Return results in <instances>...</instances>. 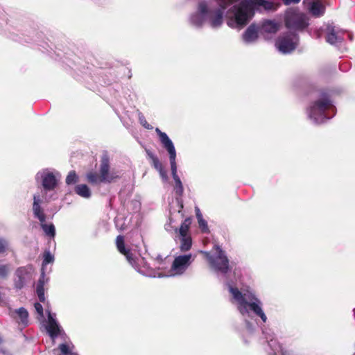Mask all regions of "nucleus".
<instances>
[{
	"label": "nucleus",
	"mask_w": 355,
	"mask_h": 355,
	"mask_svg": "<svg viewBox=\"0 0 355 355\" xmlns=\"http://www.w3.org/2000/svg\"><path fill=\"white\" fill-rule=\"evenodd\" d=\"M299 37L296 33H290L282 37H279L276 42L278 49L284 53H291L297 46Z\"/></svg>",
	"instance_id": "7"
},
{
	"label": "nucleus",
	"mask_w": 355,
	"mask_h": 355,
	"mask_svg": "<svg viewBox=\"0 0 355 355\" xmlns=\"http://www.w3.org/2000/svg\"><path fill=\"white\" fill-rule=\"evenodd\" d=\"M199 10L202 15H209V12L207 8V6L205 3H200L199 4Z\"/></svg>",
	"instance_id": "35"
},
{
	"label": "nucleus",
	"mask_w": 355,
	"mask_h": 355,
	"mask_svg": "<svg viewBox=\"0 0 355 355\" xmlns=\"http://www.w3.org/2000/svg\"><path fill=\"white\" fill-rule=\"evenodd\" d=\"M141 123L143 125V126H144L146 128H147V129L152 128V127L146 122V120H144V122L141 121Z\"/></svg>",
	"instance_id": "40"
},
{
	"label": "nucleus",
	"mask_w": 355,
	"mask_h": 355,
	"mask_svg": "<svg viewBox=\"0 0 355 355\" xmlns=\"http://www.w3.org/2000/svg\"><path fill=\"white\" fill-rule=\"evenodd\" d=\"M34 307L37 312V313L40 315V316H43V307L42 304L39 302H35L34 304Z\"/></svg>",
	"instance_id": "36"
},
{
	"label": "nucleus",
	"mask_w": 355,
	"mask_h": 355,
	"mask_svg": "<svg viewBox=\"0 0 355 355\" xmlns=\"http://www.w3.org/2000/svg\"><path fill=\"white\" fill-rule=\"evenodd\" d=\"M116 245L117 250L121 254L124 253L126 250H128L125 247L124 236L122 235H119L116 236Z\"/></svg>",
	"instance_id": "24"
},
{
	"label": "nucleus",
	"mask_w": 355,
	"mask_h": 355,
	"mask_svg": "<svg viewBox=\"0 0 355 355\" xmlns=\"http://www.w3.org/2000/svg\"><path fill=\"white\" fill-rule=\"evenodd\" d=\"M30 278L31 275L25 267L18 268L15 273V288L17 289H21Z\"/></svg>",
	"instance_id": "11"
},
{
	"label": "nucleus",
	"mask_w": 355,
	"mask_h": 355,
	"mask_svg": "<svg viewBox=\"0 0 355 355\" xmlns=\"http://www.w3.org/2000/svg\"><path fill=\"white\" fill-rule=\"evenodd\" d=\"M47 331L52 338L57 337L60 334V331L58 324L52 318L51 313L49 314V325L47 327Z\"/></svg>",
	"instance_id": "16"
},
{
	"label": "nucleus",
	"mask_w": 355,
	"mask_h": 355,
	"mask_svg": "<svg viewBox=\"0 0 355 355\" xmlns=\"http://www.w3.org/2000/svg\"><path fill=\"white\" fill-rule=\"evenodd\" d=\"M155 132L159 136L160 142L163 147L166 148L169 154L172 175L173 178H176L178 175L177 174V166L175 163L176 151L174 145L165 132H162L158 128L155 129Z\"/></svg>",
	"instance_id": "6"
},
{
	"label": "nucleus",
	"mask_w": 355,
	"mask_h": 355,
	"mask_svg": "<svg viewBox=\"0 0 355 355\" xmlns=\"http://www.w3.org/2000/svg\"><path fill=\"white\" fill-rule=\"evenodd\" d=\"M8 247V242L3 239L0 238V254H3L6 251Z\"/></svg>",
	"instance_id": "33"
},
{
	"label": "nucleus",
	"mask_w": 355,
	"mask_h": 355,
	"mask_svg": "<svg viewBox=\"0 0 355 355\" xmlns=\"http://www.w3.org/2000/svg\"><path fill=\"white\" fill-rule=\"evenodd\" d=\"M191 254H184L176 257L171 266V270L177 275L182 274L191 263Z\"/></svg>",
	"instance_id": "8"
},
{
	"label": "nucleus",
	"mask_w": 355,
	"mask_h": 355,
	"mask_svg": "<svg viewBox=\"0 0 355 355\" xmlns=\"http://www.w3.org/2000/svg\"><path fill=\"white\" fill-rule=\"evenodd\" d=\"M110 157L107 153L101 156L100 164V175L95 171H89L86 175L87 182L91 184H97L101 182H111L114 177L110 175Z\"/></svg>",
	"instance_id": "5"
},
{
	"label": "nucleus",
	"mask_w": 355,
	"mask_h": 355,
	"mask_svg": "<svg viewBox=\"0 0 355 355\" xmlns=\"http://www.w3.org/2000/svg\"><path fill=\"white\" fill-rule=\"evenodd\" d=\"M59 349L64 355H71V351L67 344L62 343L59 345Z\"/></svg>",
	"instance_id": "31"
},
{
	"label": "nucleus",
	"mask_w": 355,
	"mask_h": 355,
	"mask_svg": "<svg viewBox=\"0 0 355 355\" xmlns=\"http://www.w3.org/2000/svg\"><path fill=\"white\" fill-rule=\"evenodd\" d=\"M229 291L234 299L238 302V309L243 315L248 313V307L254 314L260 317L263 322L267 320V317L261 307L260 300L252 293H242L237 288L230 286Z\"/></svg>",
	"instance_id": "2"
},
{
	"label": "nucleus",
	"mask_w": 355,
	"mask_h": 355,
	"mask_svg": "<svg viewBox=\"0 0 355 355\" xmlns=\"http://www.w3.org/2000/svg\"><path fill=\"white\" fill-rule=\"evenodd\" d=\"M157 171H159L160 176L162 178L163 180H167V173L164 170V167H161V169H157Z\"/></svg>",
	"instance_id": "37"
},
{
	"label": "nucleus",
	"mask_w": 355,
	"mask_h": 355,
	"mask_svg": "<svg viewBox=\"0 0 355 355\" xmlns=\"http://www.w3.org/2000/svg\"><path fill=\"white\" fill-rule=\"evenodd\" d=\"M180 208H181V209H182V208H183V204H182V202H181V203H180Z\"/></svg>",
	"instance_id": "41"
},
{
	"label": "nucleus",
	"mask_w": 355,
	"mask_h": 355,
	"mask_svg": "<svg viewBox=\"0 0 355 355\" xmlns=\"http://www.w3.org/2000/svg\"><path fill=\"white\" fill-rule=\"evenodd\" d=\"M78 181V176L75 171H71L69 172L65 182L68 185L76 183Z\"/></svg>",
	"instance_id": "26"
},
{
	"label": "nucleus",
	"mask_w": 355,
	"mask_h": 355,
	"mask_svg": "<svg viewBox=\"0 0 355 355\" xmlns=\"http://www.w3.org/2000/svg\"><path fill=\"white\" fill-rule=\"evenodd\" d=\"M36 293H37V297L39 298V300L41 302H44L45 301L44 275H42V277H40V279L37 282Z\"/></svg>",
	"instance_id": "18"
},
{
	"label": "nucleus",
	"mask_w": 355,
	"mask_h": 355,
	"mask_svg": "<svg viewBox=\"0 0 355 355\" xmlns=\"http://www.w3.org/2000/svg\"><path fill=\"white\" fill-rule=\"evenodd\" d=\"M44 259L42 262V266H46L50 263L53 262L54 261V257L51 254L49 251H45L44 252Z\"/></svg>",
	"instance_id": "29"
},
{
	"label": "nucleus",
	"mask_w": 355,
	"mask_h": 355,
	"mask_svg": "<svg viewBox=\"0 0 355 355\" xmlns=\"http://www.w3.org/2000/svg\"><path fill=\"white\" fill-rule=\"evenodd\" d=\"M214 248L216 250L215 254H211L209 252H202V254L213 270L223 274L227 273L230 264L225 252L218 245H214Z\"/></svg>",
	"instance_id": "3"
},
{
	"label": "nucleus",
	"mask_w": 355,
	"mask_h": 355,
	"mask_svg": "<svg viewBox=\"0 0 355 355\" xmlns=\"http://www.w3.org/2000/svg\"><path fill=\"white\" fill-rule=\"evenodd\" d=\"M300 0H283V2L285 5L288 6L291 3H298Z\"/></svg>",
	"instance_id": "38"
},
{
	"label": "nucleus",
	"mask_w": 355,
	"mask_h": 355,
	"mask_svg": "<svg viewBox=\"0 0 355 355\" xmlns=\"http://www.w3.org/2000/svg\"><path fill=\"white\" fill-rule=\"evenodd\" d=\"M331 106V101L327 97L315 101L310 107V117L315 118L316 115H322Z\"/></svg>",
	"instance_id": "9"
},
{
	"label": "nucleus",
	"mask_w": 355,
	"mask_h": 355,
	"mask_svg": "<svg viewBox=\"0 0 355 355\" xmlns=\"http://www.w3.org/2000/svg\"><path fill=\"white\" fill-rule=\"evenodd\" d=\"M222 1H225V0H218V3L220 7L219 8H216L214 10H209V18L211 25L213 27H217L222 24L223 12L226 8H227L230 6V5H228L225 8H223V5L221 4Z\"/></svg>",
	"instance_id": "10"
},
{
	"label": "nucleus",
	"mask_w": 355,
	"mask_h": 355,
	"mask_svg": "<svg viewBox=\"0 0 355 355\" xmlns=\"http://www.w3.org/2000/svg\"><path fill=\"white\" fill-rule=\"evenodd\" d=\"M326 40L331 44H334L338 42V37L337 36L334 28L330 30V31L327 34Z\"/></svg>",
	"instance_id": "28"
},
{
	"label": "nucleus",
	"mask_w": 355,
	"mask_h": 355,
	"mask_svg": "<svg viewBox=\"0 0 355 355\" xmlns=\"http://www.w3.org/2000/svg\"><path fill=\"white\" fill-rule=\"evenodd\" d=\"M16 313H17L19 318H20L21 323L26 325L28 324V313L27 310L23 307H21L16 310Z\"/></svg>",
	"instance_id": "25"
},
{
	"label": "nucleus",
	"mask_w": 355,
	"mask_h": 355,
	"mask_svg": "<svg viewBox=\"0 0 355 355\" xmlns=\"http://www.w3.org/2000/svg\"><path fill=\"white\" fill-rule=\"evenodd\" d=\"M279 28V24L271 20H267L264 21L261 26L262 31L268 33H276Z\"/></svg>",
	"instance_id": "17"
},
{
	"label": "nucleus",
	"mask_w": 355,
	"mask_h": 355,
	"mask_svg": "<svg viewBox=\"0 0 355 355\" xmlns=\"http://www.w3.org/2000/svg\"><path fill=\"white\" fill-rule=\"evenodd\" d=\"M75 192L81 197L87 198L91 196V191L87 185L81 184L75 187Z\"/></svg>",
	"instance_id": "19"
},
{
	"label": "nucleus",
	"mask_w": 355,
	"mask_h": 355,
	"mask_svg": "<svg viewBox=\"0 0 355 355\" xmlns=\"http://www.w3.org/2000/svg\"><path fill=\"white\" fill-rule=\"evenodd\" d=\"M58 184V180L53 173H47L42 177V186L46 191L53 190Z\"/></svg>",
	"instance_id": "13"
},
{
	"label": "nucleus",
	"mask_w": 355,
	"mask_h": 355,
	"mask_svg": "<svg viewBox=\"0 0 355 355\" xmlns=\"http://www.w3.org/2000/svg\"><path fill=\"white\" fill-rule=\"evenodd\" d=\"M173 179L175 183L174 187L175 192L178 196H182L184 192V188L182 182L178 176L173 178Z\"/></svg>",
	"instance_id": "27"
},
{
	"label": "nucleus",
	"mask_w": 355,
	"mask_h": 355,
	"mask_svg": "<svg viewBox=\"0 0 355 355\" xmlns=\"http://www.w3.org/2000/svg\"><path fill=\"white\" fill-rule=\"evenodd\" d=\"M198 222L199 227L202 232L207 233L209 232L207 223L205 219L200 218V220H198Z\"/></svg>",
	"instance_id": "30"
},
{
	"label": "nucleus",
	"mask_w": 355,
	"mask_h": 355,
	"mask_svg": "<svg viewBox=\"0 0 355 355\" xmlns=\"http://www.w3.org/2000/svg\"><path fill=\"white\" fill-rule=\"evenodd\" d=\"M192 245V240L190 235L181 236L180 239V250L182 252L188 251Z\"/></svg>",
	"instance_id": "21"
},
{
	"label": "nucleus",
	"mask_w": 355,
	"mask_h": 355,
	"mask_svg": "<svg viewBox=\"0 0 355 355\" xmlns=\"http://www.w3.org/2000/svg\"><path fill=\"white\" fill-rule=\"evenodd\" d=\"M309 18L297 10L290 9L285 13V26L290 30L303 31L309 26Z\"/></svg>",
	"instance_id": "4"
},
{
	"label": "nucleus",
	"mask_w": 355,
	"mask_h": 355,
	"mask_svg": "<svg viewBox=\"0 0 355 355\" xmlns=\"http://www.w3.org/2000/svg\"><path fill=\"white\" fill-rule=\"evenodd\" d=\"M41 227L44 232L45 234L51 238H54L55 236V229L53 223L46 224L44 223H40Z\"/></svg>",
	"instance_id": "22"
},
{
	"label": "nucleus",
	"mask_w": 355,
	"mask_h": 355,
	"mask_svg": "<svg viewBox=\"0 0 355 355\" xmlns=\"http://www.w3.org/2000/svg\"><path fill=\"white\" fill-rule=\"evenodd\" d=\"M258 38V27L254 24H251L245 30L243 35V40L247 43L254 42Z\"/></svg>",
	"instance_id": "14"
},
{
	"label": "nucleus",
	"mask_w": 355,
	"mask_h": 355,
	"mask_svg": "<svg viewBox=\"0 0 355 355\" xmlns=\"http://www.w3.org/2000/svg\"><path fill=\"white\" fill-rule=\"evenodd\" d=\"M148 157L151 160V165L156 169H161L162 164L159 162L158 157L155 155L150 150H146Z\"/></svg>",
	"instance_id": "23"
},
{
	"label": "nucleus",
	"mask_w": 355,
	"mask_h": 355,
	"mask_svg": "<svg viewBox=\"0 0 355 355\" xmlns=\"http://www.w3.org/2000/svg\"><path fill=\"white\" fill-rule=\"evenodd\" d=\"M307 9L309 12L315 17H321L324 15L325 8L322 3V0H316L311 2V4L307 6Z\"/></svg>",
	"instance_id": "12"
},
{
	"label": "nucleus",
	"mask_w": 355,
	"mask_h": 355,
	"mask_svg": "<svg viewBox=\"0 0 355 355\" xmlns=\"http://www.w3.org/2000/svg\"><path fill=\"white\" fill-rule=\"evenodd\" d=\"M122 254H123L125 257L126 259L128 261L129 263H132L134 262L133 254L130 249L126 250Z\"/></svg>",
	"instance_id": "34"
},
{
	"label": "nucleus",
	"mask_w": 355,
	"mask_h": 355,
	"mask_svg": "<svg viewBox=\"0 0 355 355\" xmlns=\"http://www.w3.org/2000/svg\"><path fill=\"white\" fill-rule=\"evenodd\" d=\"M191 224V219L190 218H187L184 219V220L182 223L180 229H179V233L180 236H188L189 234V230L190 225Z\"/></svg>",
	"instance_id": "20"
},
{
	"label": "nucleus",
	"mask_w": 355,
	"mask_h": 355,
	"mask_svg": "<svg viewBox=\"0 0 355 355\" xmlns=\"http://www.w3.org/2000/svg\"><path fill=\"white\" fill-rule=\"evenodd\" d=\"M221 4L223 8L228 5H232L239 0H225ZM280 3L268 1L266 0H242L238 5L234 6L235 10V21L238 25L245 26L248 24L252 16L254 15L255 6H262L266 10H276Z\"/></svg>",
	"instance_id": "1"
},
{
	"label": "nucleus",
	"mask_w": 355,
	"mask_h": 355,
	"mask_svg": "<svg viewBox=\"0 0 355 355\" xmlns=\"http://www.w3.org/2000/svg\"><path fill=\"white\" fill-rule=\"evenodd\" d=\"M33 211L35 217L37 218L40 223L46 222V214L39 204V199L35 196L33 197Z\"/></svg>",
	"instance_id": "15"
},
{
	"label": "nucleus",
	"mask_w": 355,
	"mask_h": 355,
	"mask_svg": "<svg viewBox=\"0 0 355 355\" xmlns=\"http://www.w3.org/2000/svg\"><path fill=\"white\" fill-rule=\"evenodd\" d=\"M196 211L197 219L200 220V218H202V216L200 211V209L198 207L196 208Z\"/></svg>",
	"instance_id": "39"
},
{
	"label": "nucleus",
	"mask_w": 355,
	"mask_h": 355,
	"mask_svg": "<svg viewBox=\"0 0 355 355\" xmlns=\"http://www.w3.org/2000/svg\"><path fill=\"white\" fill-rule=\"evenodd\" d=\"M9 271L8 266L7 265L0 266V277L5 278L7 277Z\"/></svg>",
	"instance_id": "32"
}]
</instances>
